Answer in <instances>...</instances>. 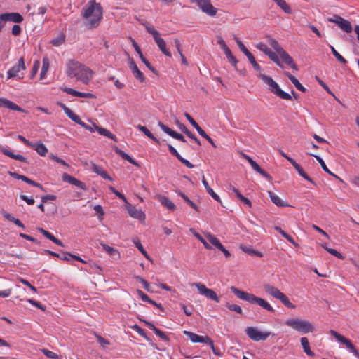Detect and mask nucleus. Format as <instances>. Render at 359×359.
Here are the masks:
<instances>
[{"label": "nucleus", "instance_id": "nucleus-1", "mask_svg": "<svg viewBox=\"0 0 359 359\" xmlns=\"http://www.w3.org/2000/svg\"><path fill=\"white\" fill-rule=\"evenodd\" d=\"M66 74L70 78H76L77 81L88 84L93 77V72L79 61L69 60L67 62Z\"/></svg>", "mask_w": 359, "mask_h": 359}, {"label": "nucleus", "instance_id": "nucleus-2", "mask_svg": "<svg viewBox=\"0 0 359 359\" xmlns=\"http://www.w3.org/2000/svg\"><path fill=\"white\" fill-rule=\"evenodd\" d=\"M102 7L95 1H90L83 8V17L87 20L86 24L88 29L97 27L102 18Z\"/></svg>", "mask_w": 359, "mask_h": 359}, {"label": "nucleus", "instance_id": "nucleus-3", "mask_svg": "<svg viewBox=\"0 0 359 359\" xmlns=\"http://www.w3.org/2000/svg\"><path fill=\"white\" fill-rule=\"evenodd\" d=\"M59 106L63 109L65 114L74 122L76 123L77 124L80 125L83 128H84L86 130L93 133L95 130L97 131L100 135H102L103 136L107 137L110 138L111 140L117 142L116 137L112 134L109 130L100 127L95 123L93 124V126H89L84 123L79 116L74 113L69 108H68L65 104L62 103H60Z\"/></svg>", "mask_w": 359, "mask_h": 359}, {"label": "nucleus", "instance_id": "nucleus-4", "mask_svg": "<svg viewBox=\"0 0 359 359\" xmlns=\"http://www.w3.org/2000/svg\"><path fill=\"white\" fill-rule=\"evenodd\" d=\"M231 290L238 298L247 301L250 303H256L268 311L274 312L273 308L264 299L257 297L253 294L240 290L233 286L231 287Z\"/></svg>", "mask_w": 359, "mask_h": 359}, {"label": "nucleus", "instance_id": "nucleus-5", "mask_svg": "<svg viewBox=\"0 0 359 359\" xmlns=\"http://www.w3.org/2000/svg\"><path fill=\"white\" fill-rule=\"evenodd\" d=\"M258 77L260 78L269 86L270 90L280 98L285 100H291V95L283 91L278 86V84L269 76L259 73Z\"/></svg>", "mask_w": 359, "mask_h": 359}, {"label": "nucleus", "instance_id": "nucleus-6", "mask_svg": "<svg viewBox=\"0 0 359 359\" xmlns=\"http://www.w3.org/2000/svg\"><path fill=\"white\" fill-rule=\"evenodd\" d=\"M285 324L294 329L296 331L302 333L313 332L315 330L314 326L308 320L299 319V318H291L288 319L285 322Z\"/></svg>", "mask_w": 359, "mask_h": 359}, {"label": "nucleus", "instance_id": "nucleus-7", "mask_svg": "<svg viewBox=\"0 0 359 359\" xmlns=\"http://www.w3.org/2000/svg\"><path fill=\"white\" fill-rule=\"evenodd\" d=\"M265 292L275 299L280 300L285 306L290 309H294L295 305L290 302L289 298L278 288L269 284L264 285Z\"/></svg>", "mask_w": 359, "mask_h": 359}, {"label": "nucleus", "instance_id": "nucleus-8", "mask_svg": "<svg viewBox=\"0 0 359 359\" xmlns=\"http://www.w3.org/2000/svg\"><path fill=\"white\" fill-rule=\"evenodd\" d=\"M269 44L276 51V53L279 55L283 61L290 66L292 69L297 70V66L294 62L292 57L280 46L278 42L274 39H271L269 40Z\"/></svg>", "mask_w": 359, "mask_h": 359}, {"label": "nucleus", "instance_id": "nucleus-9", "mask_svg": "<svg viewBox=\"0 0 359 359\" xmlns=\"http://www.w3.org/2000/svg\"><path fill=\"white\" fill-rule=\"evenodd\" d=\"M245 332L250 339L255 341L266 340L270 336L269 332H260L255 327H248Z\"/></svg>", "mask_w": 359, "mask_h": 359}, {"label": "nucleus", "instance_id": "nucleus-10", "mask_svg": "<svg viewBox=\"0 0 359 359\" xmlns=\"http://www.w3.org/2000/svg\"><path fill=\"white\" fill-rule=\"evenodd\" d=\"M330 333L339 341L340 342L341 344H344L346 348L350 350L353 353V355L357 357L358 358H359V352L357 351V349L355 348V347L353 346V344H352L351 341L347 338H346L345 337H344L343 335L339 334L337 332L333 330H331L330 331Z\"/></svg>", "mask_w": 359, "mask_h": 359}, {"label": "nucleus", "instance_id": "nucleus-11", "mask_svg": "<svg viewBox=\"0 0 359 359\" xmlns=\"http://www.w3.org/2000/svg\"><path fill=\"white\" fill-rule=\"evenodd\" d=\"M194 285L197 288L200 294L203 295L206 298L213 300L216 302H219V298L218 297L217 293L214 290L206 287L204 284L198 283H194Z\"/></svg>", "mask_w": 359, "mask_h": 359}, {"label": "nucleus", "instance_id": "nucleus-12", "mask_svg": "<svg viewBox=\"0 0 359 359\" xmlns=\"http://www.w3.org/2000/svg\"><path fill=\"white\" fill-rule=\"evenodd\" d=\"M200 9L209 16H215L217 13V9L211 4L210 0H196Z\"/></svg>", "mask_w": 359, "mask_h": 359}, {"label": "nucleus", "instance_id": "nucleus-13", "mask_svg": "<svg viewBox=\"0 0 359 359\" xmlns=\"http://www.w3.org/2000/svg\"><path fill=\"white\" fill-rule=\"evenodd\" d=\"M183 333L187 336L193 343L208 344V342H210V338L208 336H200L187 330H184Z\"/></svg>", "mask_w": 359, "mask_h": 359}, {"label": "nucleus", "instance_id": "nucleus-14", "mask_svg": "<svg viewBox=\"0 0 359 359\" xmlns=\"http://www.w3.org/2000/svg\"><path fill=\"white\" fill-rule=\"evenodd\" d=\"M26 69L23 57H20L17 65H14L8 71V79L13 78L18 76L20 70Z\"/></svg>", "mask_w": 359, "mask_h": 359}, {"label": "nucleus", "instance_id": "nucleus-15", "mask_svg": "<svg viewBox=\"0 0 359 359\" xmlns=\"http://www.w3.org/2000/svg\"><path fill=\"white\" fill-rule=\"evenodd\" d=\"M62 179L64 182H67L71 184H73L78 188H80L83 190H86L87 187L84 182L77 180L76 178L68 175L67 173H63L62 175Z\"/></svg>", "mask_w": 359, "mask_h": 359}, {"label": "nucleus", "instance_id": "nucleus-16", "mask_svg": "<svg viewBox=\"0 0 359 359\" xmlns=\"http://www.w3.org/2000/svg\"><path fill=\"white\" fill-rule=\"evenodd\" d=\"M168 150L172 156H175L182 164H184L188 168H193L194 167L192 163H191L187 159L184 158L177 151V149L171 144H168Z\"/></svg>", "mask_w": 359, "mask_h": 359}, {"label": "nucleus", "instance_id": "nucleus-17", "mask_svg": "<svg viewBox=\"0 0 359 359\" xmlns=\"http://www.w3.org/2000/svg\"><path fill=\"white\" fill-rule=\"evenodd\" d=\"M62 90L67 94H69L72 96L79 97H85V98H93L95 97L94 95L89 93H81L79 91H77L73 88H62Z\"/></svg>", "mask_w": 359, "mask_h": 359}, {"label": "nucleus", "instance_id": "nucleus-18", "mask_svg": "<svg viewBox=\"0 0 359 359\" xmlns=\"http://www.w3.org/2000/svg\"><path fill=\"white\" fill-rule=\"evenodd\" d=\"M0 107L18 111H23L22 109L18 107L16 104L4 97H0Z\"/></svg>", "mask_w": 359, "mask_h": 359}, {"label": "nucleus", "instance_id": "nucleus-19", "mask_svg": "<svg viewBox=\"0 0 359 359\" xmlns=\"http://www.w3.org/2000/svg\"><path fill=\"white\" fill-rule=\"evenodd\" d=\"M2 16L6 18V21H11L15 23H20L23 20V17L18 13H3Z\"/></svg>", "mask_w": 359, "mask_h": 359}, {"label": "nucleus", "instance_id": "nucleus-20", "mask_svg": "<svg viewBox=\"0 0 359 359\" xmlns=\"http://www.w3.org/2000/svg\"><path fill=\"white\" fill-rule=\"evenodd\" d=\"M1 151L6 156L13 158V159H15V160H18V161H20L21 162H25L27 163V158L25 157H24L22 155H20V154H13V152L11 150V149H5V148H2L1 149Z\"/></svg>", "mask_w": 359, "mask_h": 359}, {"label": "nucleus", "instance_id": "nucleus-21", "mask_svg": "<svg viewBox=\"0 0 359 359\" xmlns=\"http://www.w3.org/2000/svg\"><path fill=\"white\" fill-rule=\"evenodd\" d=\"M250 165L252 168L254 170H255L257 172L260 174L262 176H263L265 179H266L268 181H271L272 177L271 176L268 174L265 170L262 169L260 166L255 161L250 162Z\"/></svg>", "mask_w": 359, "mask_h": 359}, {"label": "nucleus", "instance_id": "nucleus-22", "mask_svg": "<svg viewBox=\"0 0 359 359\" xmlns=\"http://www.w3.org/2000/svg\"><path fill=\"white\" fill-rule=\"evenodd\" d=\"M128 210L130 216H131L132 217L137 219L139 220L144 219L145 215L141 210L137 209L135 207H130L128 209Z\"/></svg>", "mask_w": 359, "mask_h": 359}, {"label": "nucleus", "instance_id": "nucleus-23", "mask_svg": "<svg viewBox=\"0 0 359 359\" xmlns=\"http://www.w3.org/2000/svg\"><path fill=\"white\" fill-rule=\"evenodd\" d=\"M38 231L41 233L46 238L52 241L54 243L57 245L63 246L62 242L58 238H55L51 233L43 229V228H38Z\"/></svg>", "mask_w": 359, "mask_h": 359}, {"label": "nucleus", "instance_id": "nucleus-24", "mask_svg": "<svg viewBox=\"0 0 359 359\" xmlns=\"http://www.w3.org/2000/svg\"><path fill=\"white\" fill-rule=\"evenodd\" d=\"M269 196L271 201L278 207H287L288 204L284 203L280 198L272 191H268Z\"/></svg>", "mask_w": 359, "mask_h": 359}, {"label": "nucleus", "instance_id": "nucleus-25", "mask_svg": "<svg viewBox=\"0 0 359 359\" xmlns=\"http://www.w3.org/2000/svg\"><path fill=\"white\" fill-rule=\"evenodd\" d=\"M1 213L5 219H8L10 222H13L15 224H16L17 226H18L22 229L25 228V225L22 223V222L19 219L15 218L12 215H11L10 213H8L7 212H6L4 210H1Z\"/></svg>", "mask_w": 359, "mask_h": 359}, {"label": "nucleus", "instance_id": "nucleus-26", "mask_svg": "<svg viewBox=\"0 0 359 359\" xmlns=\"http://www.w3.org/2000/svg\"><path fill=\"white\" fill-rule=\"evenodd\" d=\"M284 74L290 79L294 86L300 91L305 92L306 88L299 83V81L292 76L290 72H285Z\"/></svg>", "mask_w": 359, "mask_h": 359}, {"label": "nucleus", "instance_id": "nucleus-27", "mask_svg": "<svg viewBox=\"0 0 359 359\" xmlns=\"http://www.w3.org/2000/svg\"><path fill=\"white\" fill-rule=\"evenodd\" d=\"M30 147L34 149L41 156H45L48 153V149L43 143H32V146Z\"/></svg>", "mask_w": 359, "mask_h": 359}, {"label": "nucleus", "instance_id": "nucleus-28", "mask_svg": "<svg viewBox=\"0 0 359 359\" xmlns=\"http://www.w3.org/2000/svg\"><path fill=\"white\" fill-rule=\"evenodd\" d=\"M130 69L133 72L134 76L140 81H144V76L141 71L139 70L137 66L133 60L130 62Z\"/></svg>", "mask_w": 359, "mask_h": 359}, {"label": "nucleus", "instance_id": "nucleus-29", "mask_svg": "<svg viewBox=\"0 0 359 359\" xmlns=\"http://www.w3.org/2000/svg\"><path fill=\"white\" fill-rule=\"evenodd\" d=\"M114 150L117 154H118L124 160L128 161V162H130V163H132L135 165H138V164L134 159H133L128 154L125 153L123 151H122L117 147H114Z\"/></svg>", "mask_w": 359, "mask_h": 359}, {"label": "nucleus", "instance_id": "nucleus-30", "mask_svg": "<svg viewBox=\"0 0 359 359\" xmlns=\"http://www.w3.org/2000/svg\"><path fill=\"white\" fill-rule=\"evenodd\" d=\"M202 183L204 185L207 192L217 202H220L219 196L213 191V189L209 186L204 176L202 178Z\"/></svg>", "mask_w": 359, "mask_h": 359}, {"label": "nucleus", "instance_id": "nucleus-31", "mask_svg": "<svg viewBox=\"0 0 359 359\" xmlns=\"http://www.w3.org/2000/svg\"><path fill=\"white\" fill-rule=\"evenodd\" d=\"M205 236L207 240L217 248L219 249V248H222V244L215 236L208 232L205 233Z\"/></svg>", "mask_w": 359, "mask_h": 359}, {"label": "nucleus", "instance_id": "nucleus-32", "mask_svg": "<svg viewBox=\"0 0 359 359\" xmlns=\"http://www.w3.org/2000/svg\"><path fill=\"white\" fill-rule=\"evenodd\" d=\"M301 345L304 349V351L309 356H313L314 353L311 351L309 346V340L306 337H303L300 339Z\"/></svg>", "mask_w": 359, "mask_h": 359}, {"label": "nucleus", "instance_id": "nucleus-33", "mask_svg": "<svg viewBox=\"0 0 359 359\" xmlns=\"http://www.w3.org/2000/svg\"><path fill=\"white\" fill-rule=\"evenodd\" d=\"M161 203L168 210L173 211L175 209V205L168 198L162 196L159 198Z\"/></svg>", "mask_w": 359, "mask_h": 359}, {"label": "nucleus", "instance_id": "nucleus-34", "mask_svg": "<svg viewBox=\"0 0 359 359\" xmlns=\"http://www.w3.org/2000/svg\"><path fill=\"white\" fill-rule=\"evenodd\" d=\"M285 13L291 14L292 8L285 0H273Z\"/></svg>", "mask_w": 359, "mask_h": 359}, {"label": "nucleus", "instance_id": "nucleus-35", "mask_svg": "<svg viewBox=\"0 0 359 359\" xmlns=\"http://www.w3.org/2000/svg\"><path fill=\"white\" fill-rule=\"evenodd\" d=\"M338 26L341 29L346 32V33H351L352 32V26L351 22L348 20L344 19L343 18L341 20H339Z\"/></svg>", "mask_w": 359, "mask_h": 359}, {"label": "nucleus", "instance_id": "nucleus-36", "mask_svg": "<svg viewBox=\"0 0 359 359\" xmlns=\"http://www.w3.org/2000/svg\"><path fill=\"white\" fill-rule=\"evenodd\" d=\"M185 117L189 121V122L191 124L193 127L196 128L197 132L201 135L204 133V130L200 127V126L196 122V121L187 113L185 114Z\"/></svg>", "mask_w": 359, "mask_h": 359}, {"label": "nucleus", "instance_id": "nucleus-37", "mask_svg": "<svg viewBox=\"0 0 359 359\" xmlns=\"http://www.w3.org/2000/svg\"><path fill=\"white\" fill-rule=\"evenodd\" d=\"M49 69V59L47 57L43 58V65L40 74V79H43Z\"/></svg>", "mask_w": 359, "mask_h": 359}, {"label": "nucleus", "instance_id": "nucleus-38", "mask_svg": "<svg viewBox=\"0 0 359 359\" xmlns=\"http://www.w3.org/2000/svg\"><path fill=\"white\" fill-rule=\"evenodd\" d=\"M65 41V35L63 33H60L57 37L53 39L50 41V43L54 46H60Z\"/></svg>", "mask_w": 359, "mask_h": 359}, {"label": "nucleus", "instance_id": "nucleus-39", "mask_svg": "<svg viewBox=\"0 0 359 359\" xmlns=\"http://www.w3.org/2000/svg\"><path fill=\"white\" fill-rule=\"evenodd\" d=\"M158 48L162 51V53L165 55L166 56L171 57V53L166 48V43L165 41L158 37Z\"/></svg>", "mask_w": 359, "mask_h": 359}, {"label": "nucleus", "instance_id": "nucleus-40", "mask_svg": "<svg viewBox=\"0 0 359 359\" xmlns=\"http://www.w3.org/2000/svg\"><path fill=\"white\" fill-rule=\"evenodd\" d=\"M309 155H311L313 156H314L316 158V159L318 161V162L320 163L322 169L326 172L327 174H329L330 175H332V176H334L336 177V175L334 174H333L329 169L327 167L326 164L325 163L324 161L319 156H316V155H313L311 154H309Z\"/></svg>", "mask_w": 359, "mask_h": 359}, {"label": "nucleus", "instance_id": "nucleus-41", "mask_svg": "<svg viewBox=\"0 0 359 359\" xmlns=\"http://www.w3.org/2000/svg\"><path fill=\"white\" fill-rule=\"evenodd\" d=\"M274 229L276 231L280 233L285 238H286L290 243H292L294 246H297V243H295L293 238L291 236H290L288 233L285 232L283 230H282L280 227L275 226Z\"/></svg>", "mask_w": 359, "mask_h": 359}, {"label": "nucleus", "instance_id": "nucleus-42", "mask_svg": "<svg viewBox=\"0 0 359 359\" xmlns=\"http://www.w3.org/2000/svg\"><path fill=\"white\" fill-rule=\"evenodd\" d=\"M41 351L48 358L50 359H61V356L53 351L48 350L46 348L41 349Z\"/></svg>", "mask_w": 359, "mask_h": 359}, {"label": "nucleus", "instance_id": "nucleus-43", "mask_svg": "<svg viewBox=\"0 0 359 359\" xmlns=\"http://www.w3.org/2000/svg\"><path fill=\"white\" fill-rule=\"evenodd\" d=\"M182 130L191 140H193L198 145H201V141L196 137V136L189 131L184 126L181 128Z\"/></svg>", "mask_w": 359, "mask_h": 359}, {"label": "nucleus", "instance_id": "nucleus-44", "mask_svg": "<svg viewBox=\"0 0 359 359\" xmlns=\"http://www.w3.org/2000/svg\"><path fill=\"white\" fill-rule=\"evenodd\" d=\"M137 128L142 131L146 136L149 138L153 140L155 142H157V139L154 136V135L144 126L138 125Z\"/></svg>", "mask_w": 359, "mask_h": 359}, {"label": "nucleus", "instance_id": "nucleus-45", "mask_svg": "<svg viewBox=\"0 0 359 359\" xmlns=\"http://www.w3.org/2000/svg\"><path fill=\"white\" fill-rule=\"evenodd\" d=\"M266 55L269 56V57L277 65H278L280 67H283V65L279 60V57L278 56V55L273 52L271 50H270L268 53L266 54Z\"/></svg>", "mask_w": 359, "mask_h": 359}, {"label": "nucleus", "instance_id": "nucleus-46", "mask_svg": "<svg viewBox=\"0 0 359 359\" xmlns=\"http://www.w3.org/2000/svg\"><path fill=\"white\" fill-rule=\"evenodd\" d=\"M295 170L297 171L298 174L304 179L316 185V183L311 178L309 177V176L304 172V169L300 165H299Z\"/></svg>", "mask_w": 359, "mask_h": 359}, {"label": "nucleus", "instance_id": "nucleus-47", "mask_svg": "<svg viewBox=\"0 0 359 359\" xmlns=\"http://www.w3.org/2000/svg\"><path fill=\"white\" fill-rule=\"evenodd\" d=\"M179 194L184 199V201L192 208H194L196 212L199 211L198 206L192 201H191L184 194H183L182 192H180Z\"/></svg>", "mask_w": 359, "mask_h": 359}, {"label": "nucleus", "instance_id": "nucleus-48", "mask_svg": "<svg viewBox=\"0 0 359 359\" xmlns=\"http://www.w3.org/2000/svg\"><path fill=\"white\" fill-rule=\"evenodd\" d=\"M247 57H248L249 62H250V64L252 65L253 68L256 71L261 72L262 68H261L260 65L256 62L255 58L253 56V55L252 53H250V55H248Z\"/></svg>", "mask_w": 359, "mask_h": 359}, {"label": "nucleus", "instance_id": "nucleus-49", "mask_svg": "<svg viewBox=\"0 0 359 359\" xmlns=\"http://www.w3.org/2000/svg\"><path fill=\"white\" fill-rule=\"evenodd\" d=\"M330 48L332 53V54L334 55V56L340 62H341L342 64H346L347 63V60L342 57V55H341L337 50L336 49L331 45H330Z\"/></svg>", "mask_w": 359, "mask_h": 359}, {"label": "nucleus", "instance_id": "nucleus-50", "mask_svg": "<svg viewBox=\"0 0 359 359\" xmlns=\"http://www.w3.org/2000/svg\"><path fill=\"white\" fill-rule=\"evenodd\" d=\"M236 43L240 48L241 51L247 57L250 55V52L248 50L245 46L243 43V42L238 39V38H235Z\"/></svg>", "mask_w": 359, "mask_h": 359}, {"label": "nucleus", "instance_id": "nucleus-51", "mask_svg": "<svg viewBox=\"0 0 359 359\" xmlns=\"http://www.w3.org/2000/svg\"><path fill=\"white\" fill-rule=\"evenodd\" d=\"M137 293L138 294V296L144 302H150L152 304L155 305V306H157V304L153 301V300H151L148 296L144 294L142 290H137Z\"/></svg>", "mask_w": 359, "mask_h": 359}, {"label": "nucleus", "instance_id": "nucleus-52", "mask_svg": "<svg viewBox=\"0 0 359 359\" xmlns=\"http://www.w3.org/2000/svg\"><path fill=\"white\" fill-rule=\"evenodd\" d=\"M22 181H24L26 183H27L29 184H31V185H32L34 187H38V188L41 189V190H43V186L41 184H39V183H38V182H35V181H34V180H32L31 179H29V177H26L25 175L23 177Z\"/></svg>", "mask_w": 359, "mask_h": 359}, {"label": "nucleus", "instance_id": "nucleus-53", "mask_svg": "<svg viewBox=\"0 0 359 359\" xmlns=\"http://www.w3.org/2000/svg\"><path fill=\"white\" fill-rule=\"evenodd\" d=\"M226 306L231 311H235V312H236L238 313H240V314L242 313V309H241V307L240 306L237 305V304H231L229 303H226Z\"/></svg>", "mask_w": 359, "mask_h": 359}, {"label": "nucleus", "instance_id": "nucleus-54", "mask_svg": "<svg viewBox=\"0 0 359 359\" xmlns=\"http://www.w3.org/2000/svg\"><path fill=\"white\" fill-rule=\"evenodd\" d=\"M257 49L260 51L263 52L264 54H267L268 52L271 50L265 43L260 42L256 45Z\"/></svg>", "mask_w": 359, "mask_h": 359}, {"label": "nucleus", "instance_id": "nucleus-55", "mask_svg": "<svg viewBox=\"0 0 359 359\" xmlns=\"http://www.w3.org/2000/svg\"><path fill=\"white\" fill-rule=\"evenodd\" d=\"M95 336L96 339H97V341L100 343V344L102 347H104L105 346L109 344V341L108 340L105 339L102 336L97 334V333H95Z\"/></svg>", "mask_w": 359, "mask_h": 359}, {"label": "nucleus", "instance_id": "nucleus-56", "mask_svg": "<svg viewBox=\"0 0 359 359\" xmlns=\"http://www.w3.org/2000/svg\"><path fill=\"white\" fill-rule=\"evenodd\" d=\"M326 251L330 253L332 255L340 259H344V257L335 249L333 248H326Z\"/></svg>", "mask_w": 359, "mask_h": 359}, {"label": "nucleus", "instance_id": "nucleus-57", "mask_svg": "<svg viewBox=\"0 0 359 359\" xmlns=\"http://www.w3.org/2000/svg\"><path fill=\"white\" fill-rule=\"evenodd\" d=\"M39 65H40V62L39 60H36L34 62V65H33V67H32V72H31V75H30V78L32 79L35 76V75L36 74L38 70H39Z\"/></svg>", "mask_w": 359, "mask_h": 359}, {"label": "nucleus", "instance_id": "nucleus-58", "mask_svg": "<svg viewBox=\"0 0 359 359\" xmlns=\"http://www.w3.org/2000/svg\"><path fill=\"white\" fill-rule=\"evenodd\" d=\"M50 158L53 161H55V162H57L58 163H60V164H62V165H65L66 167H69V165L64 160H62V158H59L58 156H55L54 154H50Z\"/></svg>", "mask_w": 359, "mask_h": 359}, {"label": "nucleus", "instance_id": "nucleus-59", "mask_svg": "<svg viewBox=\"0 0 359 359\" xmlns=\"http://www.w3.org/2000/svg\"><path fill=\"white\" fill-rule=\"evenodd\" d=\"M196 238L203 244L205 248L208 250L212 249L211 245L200 234H196Z\"/></svg>", "mask_w": 359, "mask_h": 359}, {"label": "nucleus", "instance_id": "nucleus-60", "mask_svg": "<svg viewBox=\"0 0 359 359\" xmlns=\"http://www.w3.org/2000/svg\"><path fill=\"white\" fill-rule=\"evenodd\" d=\"M158 287H160L162 289H164V290H165L167 291L170 292L172 296H175V294L177 293L175 290L172 289V287H170V286L167 285L165 283H160V284H158Z\"/></svg>", "mask_w": 359, "mask_h": 359}, {"label": "nucleus", "instance_id": "nucleus-61", "mask_svg": "<svg viewBox=\"0 0 359 359\" xmlns=\"http://www.w3.org/2000/svg\"><path fill=\"white\" fill-rule=\"evenodd\" d=\"M132 45L134 47L135 51L139 55L140 58H143L144 55L142 53L140 48L134 39H131Z\"/></svg>", "mask_w": 359, "mask_h": 359}, {"label": "nucleus", "instance_id": "nucleus-62", "mask_svg": "<svg viewBox=\"0 0 359 359\" xmlns=\"http://www.w3.org/2000/svg\"><path fill=\"white\" fill-rule=\"evenodd\" d=\"M91 169L92 170L96 173L97 175H100V174L104 170V168L100 165H96L95 163H92L91 165Z\"/></svg>", "mask_w": 359, "mask_h": 359}, {"label": "nucleus", "instance_id": "nucleus-63", "mask_svg": "<svg viewBox=\"0 0 359 359\" xmlns=\"http://www.w3.org/2000/svg\"><path fill=\"white\" fill-rule=\"evenodd\" d=\"M133 243L135 245V246L138 248V250L144 255H147L146 251L144 250L142 245L140 243V241L139 239H134Z\"/></svg>", "mask_w": 359, "mask_h": 359}, {"label": "nucleus", "instance_id": "nucleus-64", "mask_svg": "<svg viewBox=\"0 0 359 359\" xmlns=\"http://www.w3.org/2000/svg\"><path fill=\"white\" fill-rule=\"evenodd\" d=\"M22 32V29L20 25H15L12 27V34L14 36H18Z\"/></svg>", "mask_w": 359, "mask_h": 359}]
</instances>
